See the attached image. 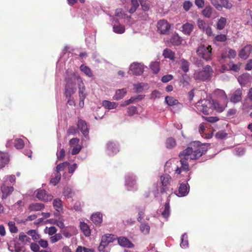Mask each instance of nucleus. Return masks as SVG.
Returning <instances> with one entry per match:
<instances>
[{
	"instance_id": "37998d69",
	"label": "nucleus",
	"mask_w": 252,
	"mask_h": 252,
	"mask_svg": "<svg viewBox=\"0 0 252 252\" xmlns=\"http://www.w3.org/2000/svg\"><path fill=\"white\" fill-rule=\"evenodd\" d=\"M138 0H131V7L129 9V12L131 14L133 13L139 6Z\"/></svg>"
},
{
	"instance_id": "5701e85b",
	"label": "nucleus",
	"mask_w": 252,
	"mask_h": 252,
	"mask_svg": "<svg viewBox=\"0 0 252 252\" xmlns=\"http://www.w3.org/2000/svg\"><path fill=\"white\" fill-rule=\"evenodd\" d=\"M9 156L8 153L0 151V168L4 167L9 162Z\"/></svg>"
},
{
	"instance_id": "603ef678",
	"label": "nucleus",
	"mask_w": 252,
	"mask_h": 252,
	"mask_svg": "<svg viewBox=\"0 0 252 252\" xmlns=\"http://www.w3.org/2000/svg\"><path fill=\"white\" fill-rule=\"evenodd\" d=\"M163 55L165 57V58H168L171 60H174V55L175 54L174 52L171 51L170 50H164L163 52Z\"/></svg>"
},
{
	"instance_id": "39448f33",
	"label": "nucleus",
	"mask_w": 252,
	"mask_h": 252,
	"mask_svg": "<svg viewBox=\"0 0 252 252\" xmlns=\"http://www.w3.org/2000/svg\"><path fill=\"white\" fill-rule=\"evenodd\" d=\"M137 177L132 173H127L125 177V186L128 191H135L138 189Z\"/></svg>"
},
{
	"instance_id": "2f4dec72",
	"label": "nucleus",
	"mask_w": 252,
	"mask_h": 252,
	"mask_svg": "<svg viewBox=\"0 0 252 252\" xmlns=\"http://www.w3.org/2000/svg\"><path fill=\"white\" fill-rule=\"evenodd\" d=\"M80 227L81 230L83 232L84 235L86 237L90 236L91 235V229L89 225L84 222H80Z\"/></svg>"
},
{
	"instance_id": "a878e982",
	"label": "nucleus",
	"mask_w": 252,
	"mask_h": 252,
	"mask_svg": "<svg viewBox=\"0 0 252 252\" xmlns=\"http://www.w3.org/2000/svg\"><path fill=\"white\" fill-rule=\"evenodd\" d=\"M164 101L168 106H172L178 105L179 108L182 107V104L180 103L177 99L174 98L172 96H166L165 98Z\"/></svg>"
},
{
	"instance_id": "ea45409f",
	"label": "nucleus",
	"mask_w": 252,
	"mask_h": 252,
	"mask_svg": "<svg viewBox=\"0 0 252 252\" xmlns=\"http://www.w3.org/2000/svg\"><path fill=\"white\" fill-rule=\"evenodd\" d=\"M226 19L224 17H220L217 24V29L219 30H221L224 29L226 25Z\"/></svg>"
},
{
	"instance_id": "69168bd1",
	"label": "nucleus",
	"mask_w": 252,
	"mask_h": 252,
	"mask_svg": "<svg viewBox=\"0 0 252 252\" xmlns=\"http://www.w3.org/2000/svg\"><path fill=\"white\" fill-rule=\"evenodd\" d=\"M162 94L158 90H154L151 94V98L153 99L159 98L161 96Z\"/></svg>"
},
{
	"instance_id": "0e129e2a",
	"label": "nucleus",
	"mask_w": 252,
	"mask_h": 252,
	"mask_svg": "<svg viewBox=\"0 0 252 252\" xmlns=\"http://www.w3.org/2000/svg\"><path fill=\"white\" fill-rule=\"evenodd\" d=\"M203 118L205 119V121L211 123L217 122L219 120L218 117L214 116L203 117Z\"/></svg>"
},
{
	"instance_id": "f8f14e48",
	"label": "nucleus",
	"mask_w": 252,
	"mask_h": 252,
	"mask_svg": "<svg viewBox=\"0 0 252 252\" xmlns=\"http://www.w3.org/2000/svg\"><path fill=\"white\" fill-rule=\"evenodd\" d=\"M76 78H75V84H78V94L79 99H85L87 95L86 92V87L83 83L82 78L76 74Z\"/></svg>"
},
{
	"instance_id": "3c124183",
	"label": "nucleus",
	"mask_w": 252,
	"mask_h": 252,
	"mask_svg": "<svg viewBox=\"0 0 252 252\" xmlns=\"http://www.w3.org/2000/svg\"><path fill=\"white\" fill-rule=\"evenodd\" d=\"M189 80L190 78L189 75L185 73L182 75V78L180 79V82L184 86H187L189 84Z\"/></svg>"
},
{
	"instance_id": "9d476101",
	"label": "nucleus",
	"mask_w": 252,
	"mask_h": 252,
	"mask_svg": "<svg viewBox=\"0 0 252 252\" xmlns=\"http://www.w3.org/2000/svg\"><path fill=\"white\" fill-rule=\"evenodd\" d=\"M212 49L211 46H205L202 45L198 47L196 52L199 57L206 61H209L212 60Z\"/></svg>"
},
{
	"instance_id": "13d9d810",
	"label": "nucleus",
	"mask_w": 252,
	"mask_h": 252,
	"mask_svg": "<svg viewBox=\"0 0 252 252\" xmlns=\"http://www.w3.org/2000/svg\"><path fill=\"white\" fill-rule=\"evenodd\" d=\"M127 113L129 116H132L137 113L138 111L137 107L134 106H131L127 108Z\"/></svg>"
},
{
	"instance_id": "f03ea898",
	"label": "nucleus",
	"mask_w": 252,
	"mask_h": 252,
	"mask_svg": "<svg viewBox=\"0 0 252 252\" xmlns=\"http://www.w3.org/2000/svg\"><path fill=\"white\" fill-rule=\"evenodd\" d=\"M76 74L73 72L67 71L65 78V85L64 86V94L65 97H73V95L76 91L75 86Z\"/></svg>"
},
{
	"instance_id": "58836bf2",
	"label": "nucleus",
	"mask_w": 252,
	"mask_h": 252,
	"mask_svg": "<svg viewBox=\"0 0 252 252\" xmlns=\"http://www.w3.org/2000/svg\"><path fill=\"white\" fill-rule=\"evenodd\" d=\"M189 63L187 60L184 59L181 60V68L185 73L189 70Z\"/></svg>"
},
{
	"instance_id": "49530a36",
	"label": "nucleus",
	"mask_w": 252,
	"mask_h": 252,
	"mask_svg": "<svg viewBox=\"0 0 252 252\" xmlns=\"http://www.w3.org/2000/svg\"><path fill=\"white\" fill-rule=\"evenodd\" d=\"M68 164L69 162L67 161L59 164L56 167L55 172L60 173V171H63L68 166Z\"/></svg>"
},
{
	"instance_id": "7ed1b4c3",
	"label": "nucleus",
	"mask_w": 252,
	"mask_h": 252,
	"mask_svg": "<svg viewBox=\"0 0 252 252\" xmlns=\"http://www.w3.org/2000/svg\"><path fill=\"white\" fill-rule=\"evenodd\" d=\"M15 176L13 175L6 176L2 179V183L0 187L2 199H6L13 191V187L10 184L15 183Z\"/></svg>"
},
{
	"instance_id": "412c9836",
	"label": "nucleus",
	"mask_w": 252,
	"mask_h": 252,
	"mask_svg": "<svg viewBox=\"0 0 252 252\" xmlns=\"http://www.w3.org/2000/svg\"><path fill=\"white\" fill-rule=\"evenodd\" d=\"M181 31L186 35H190L193 30L194 25L192 24L187 22L181 27Z\"/></svg>"
},
{
	"instance_id": "72a5a7b5",
	"label": "nucleus",
	"mask_w": 252,
	"mask_h": 252,
	"mask_svg": "<svg viewBox=\"0 0 252 252\" xmlns=\"http://www.w3.org/2000/svg\"><path fill=\"white\" fill-rule=\"evenodd\" d=\"M63 193L65 198H72L74 194L72 189L69 186L65 187L63 188Z\"/></svg>"
},
{
	"instance_id": "b1692460",
	"label": "nucleus",
	"mask_w": 252,
	"mask_h": 252,
	"mask_svg": "<svg viewBox=\"0 0 252 252\" xmlns=\"http://www.w3.org/2000/svg\"><path fill=\"white\" fill-rule=\"evenodd\" d=\"M168 197H169V196ZM161 214L162 217L165 219V220H168L170 215V208L168 198H167V200L164 204L163 210L161 211Z\"/></svg>"
},
{
	"instance_id": "f3484780",
	"label": "nucleus",
	"mask_w": 252,
	"mask_h": 252,
	"mask_svg": "<svg viewBox=\"0 0 252 252\" xmlns=\"http://www.w3.org/2000/svg\"><path fill=\"white\" fill-rule=\"evenodd\" d=\"M130 70L133 74L136 75H140L144 71V65L140 63H133L130 66Z\"/></svg>"
},
{
	"instance_id": "7c9ffc66",
	"label": "nucleus",
	"mask_w": 252,
	"mask_h": 252,
	"mask_svg": "<svg viewBox=\"0 0 252 252\" xmlns=\"http://www.w3.org/2000/svg\"><path fill=\"white\" fill-rule=\"evenodd\" d=\"M80 69L88 77L90 78H94V75L93 71L88 66L82 64L80 66Z\"/></svg>"
},
{
	"instance_id": "6ab92c4d",
	"label": "nucleus",
	"mask_w": 252,
	"mask_h": 252,
	"mask_svg": "<svg viewBox=\"0 0 252 252\" xmlns=\"http://www.w3.org/2000/svg\"><path fill=\"white\" fill-rule=\"evenodd\" d=\"M252 51V45L248 44L240 51L239 56L242 59L246 60L249 57Z\"/></svg>"
},
{
	"instance_id": "423d86ee",
	"label": "nucleus",
	"mask_w": 252,
	"mask_h": 252,
	"mask_svg": "<svg viewBox=\"0 0 252 252\" xmlns=\"http://www.w3.org/2000/svg\"><path fill=\"white\" fill-rule=\"evenodd\" d=\"M160 182L161 184V187H160L159 190L161 193L163 194L166 192L168 188V185L169 184L171 178L168 174H164L161 175L160 177ZM155 190H153V193L155 196H156L157 194H158L159 191V187L158 184H154Z\"/></svg>"
},
{
	"instance_id": "864d4df0",
	"label": "nucleus",
	"mask_w": 252,
	"mask_h": 252,
	"mask_svg": "<svg viewBox=\"0 0 252 252\" xmlns=\"http://www.w3.org/2000/svg\"><path fill=\"white\" fill-rule=\"evenodd\" d=\"M57 231V229L55 226L46 227L44 229V232L48 233L50 236L56 234Z\"/></svg>"
},
{
	"instance_id": "9b49d317",
	"label": "nucleus",
	"mask_w": 252,
	"mask_h": 252,
	"mask_svg": "<svg viewBox=\"0 0 252 252\" xmlns=\"http://www.w3.org/2000/svg\"><path fill=\"white\" fill-rule=\"evenodd\" d=\"M120 150L119 143L116 141H109L106 145V153L110 156L112 157L116 155Z\"/></svg>"
},
{
	"instance_id": "5fc2aeb1",
	"label": "nucleus",
	"mask_w": 252,
	"mask_h": 252,
	"mask_svg": "<svg viewBox=\"0 0 252 252\" xmlns=\"http://www.w3.org/2000/svg\"><path fill=\"white\" fill-rule=\"evenodd\" d=\"M238 81L241 85H245L248 81V75L246 74H243L239 76L238 78Z\"/></svg>"
},
{
	"instance_id": "aec40b11",
	"label": "nucleus",
	"mask_w": 252,
	"mask_h": 252,
	"mask_svg": "<svg viewBox=\"0 0 252 252\" xmlns=\"http://www.w3.org/2000/svg\"><path fill=\"white\" fill-rule=\"evenodd\" d=\"M242 89L238 88L231 95L230 101L234 103L240 102L242 99Z\"/></svg>"
},
{
	"instance_id": "de8ad7c7",
	"label": "nucleus",
	"mask_w": 252,
	"mask_h": 252,
	"mask_svg": "<svg viewBox=\"0 0 252 252\" xmlns=\"http://www.w3.org/2000/svg\"><path fill=\"white\" fill-rule=\"evenodd\" d=\"M150 68L155 74H157L159 71V63L154 62L151 63Z\"/></svg>"
},
{
	"instance_id": "4468645a",
	"label": "nucleus",
	"mask_w": 252,
	"mask_h": 252,
	"mask_svg": "<svg viewBox=\"0 0 252 252\" xmlns=\"http://www.w3.org/2000/svg\"><path fill=\"white\" fill-rule=\"evenodd\" d=\"M158 31L162 34H167L169 32L170 25L166 20H159L157 24Z\"/></svg>"
},
{
	"instance_id": "1a4fd4ad",
	"label": "nucleus",
	"mask_w": 252,
	"mask_h": 252,
	"mask_svg": "<svg viewBox=\"0 0 252 252\" xmlns=\"http://www.w3.org/2000/svg\"><path fill=\"white\" fill-rule=\"evenodd\" d=\"M187 178L184 179L185 182L179 184L178 189L175 191V194L178 197H185L186 196L189 192V186L188 184V181L190 179V174H187Z\"/></svg>"
},
{
	"instance_id": "0eeeda50",
	"label": "nucleus",
	"mask_w": 252,
	"mask_h": 252,
	"mask_svg": "<svg viewBox=\"0 0 252 252\" xmlns=\"http://www.w3.org/2000/svg\"><path fill=\"white\" fill-rule=\"evenodd\" d=\"M213 69L210 65H207L203 67L202 70L195 71L193 77L195 80L207 81L210 80L213 73Z\"/></svg>"
},
{
	"instance_id": "e2e57ef3",
	"label": "nucleus",
	"mask_w": 252,
	"mask_h": 252,
	"mask_svg": "<svg viewBox=\"0 0 252 252\" xmlns=\"http://www.w3.org/2000/svg\"><path fill=\"white\" fill-rule=\"evenodd\" d=\"M215 40L218 42H225L227 40V37L225 34H219L215 36Z\"/></svg>"
},
{
	"instance_id": "f704fd0d",
	"label": "nucleus",
	"mask_w": 252,
	"mask_h": 252,
	"mask_svg": "<svg viewBox=\"0 0 252 252\" xmlns=\"http://www.w3.org/2000/svg\"><path fill=\"white\" fill-rule=\"evenodd\" d=\"M170 41L174 45H179L182 43V38L178 35V34L175 33L171 37Z\"/></svg>"
},
{
	"instance_id": "6e6552de",
	"label": "nucleus",
	"mask_w": 252,
	"mask_h": 252,
	"mask_svg": "<svg viewBox=\"0 0 252 252\" xmlns=\"http://www.w3.org/2000/svg\"><path fill=\"white\" fill-rule=\"evenodd\" d=\"M196 108L199 111L205 115H208L213 112V104L211 99H202L196 103Z\"/></svg>"
},
{
	"instance_id": "4c0bfd02",
	"label": "nucleus",
	"mask_w": 252,
	"mask_h": 252,
	"mask_svg": "<svg viewBox=\"0 0 252 252\" xmlns=\"http://www.w3.org/2000/svg\"><path fill=\"white\" fill-rule=\"evenodd\" d=\"M212 104H213V110L215 109L219 112H221L224 109V106L221 105L217 100H212Z\"/></svg>"
},
{
	"instance_id": "a211bd4d",
	"label": "nucleus",
	"mask_w": 252,
	"mask_h": 252,
	"mask_svg": "<svg viewBox=\"0 0 252 252\" xmlns=\"http://www.w3.org/2000/svg\"><path fill=\"white\" fill-rule=\"evenodd\" d=\"M113 31L115 33L122 34L125 32V28L119 23L118 19L113 18L112 20Z\"/></svg>"
},
{
	"instance_id": "473e14b6",
	"label": "nucleus",
	"mask_w": 252,
	"mask_h": 252,
	"mask_svg": "<svg viewBox=\"0 0 252 252\" xmlns=\"http://www.w3.org/2000/svg\"><path fill=\"white\" fill-rule=\"evenodd\" d=\"M102 106L104 108L111 110L116 108L118 106V103L115 102H111L109 100H104L102 103Z\"/></svg>"
},
{
	"instance_id": "a18cd8bd",
	"label": "nucleus",
	"mask_w": 252,
	"mask_h": 252,
	"mask_svg": "<svg viewBox=\"0 0 252 252\" xmlns=\"http://www.w3.org/2000/svg\"><path fill=\"white\" fill-rule=\"evenodd\" d=\"M19 239L24 244H26L28 243H30L31 238L26 235L24 232H21L19 236Z\"/></svg>"
},
{
	"instance_id": "79ce46f5",
	"label": "nucleus",
	"mask_w": 252,
	"mask_h": 252,
	"mask_svg": "<svg viewBox=\"0 0 252 252\" xmlns=\"http://www.w3.org/2000/svg\"><path fill=\"white\" fill-rule=\"evenodd\" d=\"M61 178V174L60 173L56 172L55 173V177L51 178L50 183L53 185H57L60 182Z\"/></svg>"
},
{
	"instance_id": "e433bc0d",
	"label": "nucleus",
	"mask_w": 252,
	"mask_h": 252,
	"mask_svg": "<svg viewBox=\"0 0 252 252\" xmlns=\"http://www.w3.org/2000/svg\"><path fill=\"white\" fill-rule=\"evenodd\" d=\"M233 153L236 156L242 157L245 154L246 149L242 146L236 147L234 149Z\"/></svg>"
},
{
	"instance_id": "4d7b16f0",
	"label": "nucleus",
	"mask_w": 252,
	"mask_h": 252,
	"mask_svg": "<svg viewBox=\"0 0 252 252\" xmlns=\"http://www.w3.org/2000/svg\"><path fill=\"white\" fill-rule=\"evenodd\" d=\"M54 224L58 226L59 228L63 229L64 228V220L62 217H60L56 220H54Z\"/></svg>"
},
{
	"instance_id": "bb28decb",
	"label": "nucleus",
	"mask_w": 252,
	"mask_h": 252,
	"mask_svg": "<svg viewBox=\"0 0 252 252\" xmlns=\"http://www.w3.org/2000/svg\"><path fill=\"white\" fill-rule=\"evenodd\" d=\"M102 213L97 212L91 215V219L95 224H100L102 222Z\"/></svg>"
},
{
	"instance_id": "a19ab883",
	"label": "nucleus",
	"mask_w": 252,
	"mask_h": 252,
	"mask_svg": "<svg viewBox=\"0 0 252 252\" xmlns=\"http://www.w3.org/2000/svg\"><path fill=\"white\" fill-rule=\"evenodd\" d=\"M203 15L206 18H209L212 14V8L211 6H207L202 11Z\"/></svg>"
},
{
	"instance_id": "c756f323",
	"label": "nucleus",
	"mask_w": 252,
	"mask_h": 252,
	"mask_svg": "<svg viewBox=\"0 0 252 252\" xmlns=\"http://www.w3.org/2000/svg\"><path fill=\"white\" fill-rule=\"evenodd\" d=\"M126 90L125 89L117 90L113 97L114 100H118L122 99L126 94Z\"/></svg>"
},
{
	"instance_id": "c85d7f7f",
	"label": "nucleus",
	"mask_w": 252,
	"mask_h": 252,
	"mask_svg": "<svg viewBox=\"0 0 252 252\" xmlns=\"http://www.w3.org/2000/svg\"><path fill=\"white\" fill-rule=\"evenodd\" d=\"M45 207L43 204L41 203H31L29 205V209L30 211H38L43 210Z\"/></svg>"
},
{
	"instance_id": "6e6d98bb",
	"label": "nucleus",
	"mask_w": 252,
	"mask_h": 252,
	"mask_svg": "<svg viewBox=\"0 0 252 252\" xmlns=\"http://www.w3.org/2000/svg\"><path fill=\"white\" fill-rule=\"evenodd\" d=\"M62 238V235L61 233L55 234L54 235L50 237V242L51 243H55Z\"/></svg>"
},
{
	"instance_id": "cd10ccee",
	"label": "nucleus",
	"mask_w": 252,
	"mask_h": 252,
	"mask_svg": "<svg viewBox=\"0 0 252 252\" xmlns=\"http://www.w3.org/2000/svg\"><path fill=\"white\" fill-rule=\"evenodd\" d=\"M53 205L54 208L58 213H60L63 211V202L60 198H56L53 200Z\"/></svg>"
},
{
	"instance_id": "c03bdc74",
	"label": "nucleus",
	"mask_w": 252,
	"mask_h": 252,
	"mask_svg": "<svg viewBox=\"0 0 252 252\" xmlns=\"http://www.w3.org/2000/svg\"><path fill=\"white\" fill-rule=\"evenodd\" d=\"M220 2H221L220 6L221 9L222 7H224L227 9H230L233 7L232 3L229 0H220Z\"/></svg>"
},
{
	"instance_id": "ddd939ff",
	"label": "nucleus",
	"mask_w": 252,
	"mask_h": 252,
	"mask_svg": "<svg viewBox=\"0 0 252 252\" xmlns=\"http://www.w3.org/2000/svg\"><path fill=\"white\" fill-rule=\"evenodd\" d=\"M113 235L109 234H105L101 237L100 245L98 247L99 252L104 251V249L109 243L113 241Z\"/></svg>"
},
{
	"instance_id": "338daca9",
	"label": "nucleus",
	"mask_w": 252,
	"mask_h": 252,
	"mask_svg": "<svg viewBox=\"0 0 252 252\" xmlns=\"http://www.w3.org/2000/svg\"><path fill=\"white\" fill-rule=\"evenodd\" d=\"M144 83H140L134 85V89L137 93H140L143 89Z\"/></svg>"
},
{
	"instance_id": "393cba45",
	"label": "nucleus",
	"mask_w": 252,
	"mask_h": 252,
	"mask_svg": "<svg viewBox=\"0 0 252 252\" xmlns=\"http://www.w3.org/2000/svg\"><path fill=\"white\" fill-rule=\"evenodd\" d=\"M139 229L140 232L144 235H148L150 233V226L149 224L145 220L140 222Z\"/></svg>"
},
{
	"instance_id": "bf43d9fd",
	"label": "nucleus",
	"mask_w": 252,
	"mask_h": 252,
	"mask_svg": "<svg viewBox=\"0 0 252 252\" xmlns=\"http://www.w3.org/2000/svg\"><path fill=\"white\" fill-rule=\"evenodd\" d=\"M9 231L13 233H16L18 231V228L15 226V223L14 221H9L8 223Z\"/></svg>"
},
{
	"instance_id": "052dcab7",
	"label": "nucleus",
	"mask_w": 252,
	"mask_h": 252,
	"mask_svg": "<svg viewBox=\"0 0 252 252\" xmlns=\"http://www.w3.org/2000/svg\"><path fill=\"white\" fill-rule=\"evenodd\" d=\"M192 5V3L189 0L185 1L183 4V8L186 11H189Z\"/></svg>"
},
{
	"instance_id": "09e8293b",
	"label": "nucleus",
	"mask_w": 252,
	"mask_h": 252,
	"mask_svg": "<svg viewBox=\"0 0 252 252\" xmlns=\"http://www.w3.org/2000/svg\"><path fill=\"white\" fill-rule=\"evenodd\" d=\"M24 144V142L21 138H17L15 140L14 146L17 149H22Z\"/></svg>"
},
{
	"instance_id": "dca6fc26",
	"label": "nucleus",
	"mask_w": 252,
	"mask_h": 252,
	"mask_svg": "<svg viewBox=\"0 0 252 252\" xmlns=\"http://www.w3.org/2000/svg\"><path fill=\"white\" fill-rule=\"evenodd\" d=\"M36 197L39 200L49 202L52 200L53 196L47 193L44 189H38L36 191Z\"/></svg>"
},
{
	"instance_id": "680f3d73",
	"label": "nucleus",
	"mask_w": 252,
	"mask_h": 252,
	"mask_svg": "<svg viewBox=\"0 0 252 252\" xmlns=\"http://www.w3.org/2000/svg\"><path fill=\"white\" fill-rule=\"evenodd\" d=\"M140 4L143 11H147L149 10L150 8V4L149 2L142 0L140 1Z\"/></svg>"
},
{
	"instance_id": "774afa93",
	"label": "nucleus",
	"mask_w": 252,
	"mask_h": 252,
	"mask_svg": "<svg viewBox=\"0 0 252 252\" xmlns=\"http://www.w3.org/2000/svg\"><path fill=\"white\" fill-rule=\"evenodd\" d=\"M197 26L199 29L204 30L207 27L205 21L201 19L197 20Z\"/></svg>"
},
{
	"instance_id": "c9c22d12",
	"label": "nucleus",
	"mask_w": 252,
	"mask_h": 252,
	"mask_svg": "<svg viewBox=\"0 0 252 252\" xmlns=\"http://www.w3.org/2000/svg\"><path fill=\"white\" fill-rule=\"evenodd\" d=\"M180 246L183 249H186L189 247L188 236L186 233L182 235L181 238Z\"/></svg>"
},
{
	"instance_id": "2eb2a0df",
	"label": "nucleus",
	"mask_w": 252,
	"mask_h": 252,
	"mask_svg": "<svg viewBox=\"0 0 252 252\" xmlns=\"http://www.w3.org/2000/svg\"><path fill=\"white\" fill-rule=\"evenodd\" d=\"M77 126L87 140H89V128L86 121L80 119L78 121Z\"/></svg>"
},
{
	"instance_id": "4be33fe9",
	"label": "nucleus",
	"mask_w": 252,
	"mask_h": 252,
	"mask_svg": "<svg viewBox=\"0 0 252 252\" xmlns=\"http://www.w3.org/2000/svg\"><path fill=\"white\" fill-rule=\"evenodd\" d=\"M119 244L124 247L127 248H132L133 247V244L126 237H120L118 239Z\"/></svg>"
},
{
	"instance_id": "8fccbe9b",
	"label": "nucleus",
	"mask_w": 252,
	"mask_h": 252,
	"mask_svg": "<svg viewBox=\"0 0 252 252\" xmlns=\"http://www.w3.org/2000/svg\"><path fill=\"white\" fill-rule=\"evenodd\" d=\"M165 144L166 148L171 149L175 146L176 141L174 138L170 137L167 139Z\"/></svg>"
},
{
	"instance_id": "20e7f679",
	"label": "nucleus",
	"mask_w": 252,
	"mask_h": 252,
	"mask_svg": "<svg viewBox=\"0 0 252 252\" xmlns=\"http://www.w3.org/2000/svg\"><path fill=\"white\" fill-rule=\"evenodd\" d=\"M190 154L188 148L179 153V157L180 158L181 166L180 167L176 166L175 170L176 174H181L183 172H185L187 173V171L189 170V164L187 160L189 159H190Z\"/></svg>"
},
{
	"instance_id": "f257e3e1",
	"label": "nucleus",
	"mask_w": 252,
	"mask_h": 252,
	"mask_svg": "<svg viewBox=\"0 0 252 252\" xmlns=\"http://www.w3.org/2000/svg\"><path fill=\"white\" fill-rule=\"evenodd\" d=\"M208 146L206 144H201L199 141L191 142L188 147L190 154V159L196 160L205 154L207 151Z\"/></svg>"
}]
</instances>
